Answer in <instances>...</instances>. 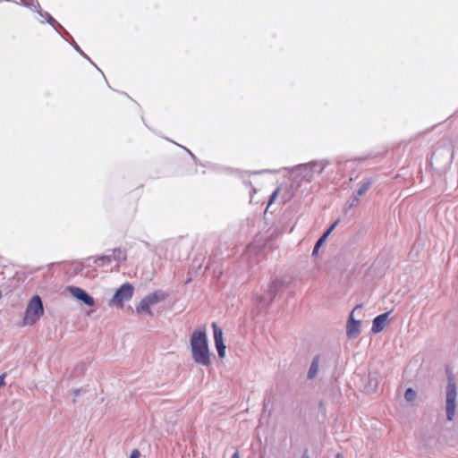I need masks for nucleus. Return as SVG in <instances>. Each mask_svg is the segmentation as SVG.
<instances>
[{
  "label": "nucleus",
  "instance_id": "f257e3e1",
  "mask_svg": "<svg viewBox=\"0 0 458 458\" xmlns=\"http://www.w3.org/2000/svg\"><path fill=\"white\" fill-rule=\"evenodd\" d=\"M190 345L191 358L194 362L203 367L209 366L211 363V353L205 327L193 331L190 339Z\"/></svg>",
  "mask_w": 458,
  "mask_h": 458
},
{
  "label": "nucleus",
  "instance_id": "f03ea898",
  "mask_svg": "<svg viewBox=\"0 0 458 458\" xmlns=\"http://www.w3.org/2000/svg\"><path fill=\"white\" fill-rule=\"evenodd\" d=\"M44 315V307L41 298L38 295H34L27 303L22 325L33 326L35 325Z\"/></svg>",
  "mask_w": 458,
  "mask_h": 458
},
{
  "label": "nucleus",
  "instance_id": "7ed1b4c3",
  "mask_svg": "<svg viewBox=\"0 0 458 458\" xmlns=\"http://www.w3.org/2000/svg\"><path fill=\"white\" fill-rule=\"evenodd\" d=\"M446 419L452 421L455 416L457 407V386L453 378H449L445 397Z\"/></svg>",
  "mask_w": 458,
  "mask_h": 458
},
{
  "label": "nucleus",
  "instance_id": "20e7f679",
  "mask_svg": "<svg viewBox=\"0 0 458 458\" xmlns=\"http://www.w3.org/2000/svg\"><path fill=\"white\" fill-rule=\"evenodd\" d=\"M167 293L162 290H157L146 295L136 307L138 313L152 315L151 308L156 304L165 301Z\"/></svg>",
  "mask_w": 458,
  "mask_h": 458
},
{
  "label": "nucleus",
  "instance_id": "39448f33",
  "mask_svg": "<svg viewBox=\"0 0 458 458\" xmlns=\"http://www.w3.org/2000/svg\"><path fill=\"white\" fill-rule=\"evenodd\" d=\"M134 293V287L125 283L122 284L114 293L110 300V305L116 308H123L124 303L131 301Z\"/></svg>",
  "mask_w": 458,
  "mask_h": 458
},
{
  "label": "nucleus",
  "instance_id": "423d86ee",
  "mask_svg": "<svg viewBox=\"0 0 458 458\" xmlns=\"http://www.w3.org/2000/svg\"><path fill=\"white\" fill-rule=\"evenodd\" d=\"M313 176V169L309 165H300L293 168L290 172V178L293 183L300 185L301 181L310 180Z\"/></svg>",
  "mask_w": 458,
  "mask_h": 458
},
{
  "label": "nucleus",
  "instance_id": "0eeeda50",
  "mask_svg": "<svg viewBox=\"0 0 458 458\" xmlns=\"http://www.w3.org/2000/svg\"><path fill=\"white\" fill-rule=\"evenodd\" d=\"M360 305H357L352 311L351 312L347 325H346V334L349 338L355 339L361 332V321L360 319H356L354 318L355 312L360 309Z\"/></svg>",
  "mask_w": 458,
  "mask_h": 458
},
{
  "label": "nucleus",
  "instance_id": "6e6552de",
  "mask_svg": "<svg viewBox=\"0 0 458 458\" xmlns=\"http://www.w3.org/2000/svg\"><path fill=\"white\" fill-rule=\"evenodd\" d=\"M213 331H214V342L218 353V356L223 359L226 355V346L224 343V334L223 330L217 327L216 323L212 324Z\"/></svg>",
  "mask_w": 458,
  "mask_h": 458
},
{
  "label": "nucleus",
  "instance_id": "1a4fd4ad",
  "mask_svg": "<svg viewBox=\"0 0 458 458\" xmlns=\"http://www.w3.org/2000/svg\"><path fill=\"white\" fill-rule=\"evenodd\" d=\"M68 290L73 298L83 302L85 305L89 307L95 305L94 299L85 290L77 286H70Z\"/></svg>",
  "mask_w": 458,
  "mask_h": 458
},
{
  "label": "nucleus",
  "instance_id": "9d476101",
  "mask_svg": "<svg viewBox=\"0 0 458 458\" xmlns=\"http://www.w3.org/2000/svg\"><path fill=\"white\" fill-rule=\"evenodd\" d=\"M388 323V313H383L376 317L372 321V333L377 334L382 332L387 327Z\"/></svg>",
  "mask_w": 458,
  "mask_h": 458
},
{
  "label": "nucleus",
  "instance_id": "9b49d317",
  "mask_svg": "<svg viewBox=\"0 0 458 458\" xmlns=\"http://www.w3.org/2000/svg\"><path fill=\"white\" fill-rule=\"evenodd\" d=\"M339 223V220L335 221L324 233L323 235L316 242L312 255H317L318 252L319 248L322 246V244L325 242V241L327 239V237L330 235V233L333 232V230L335 228L337 224Z\"/></svg>",
  "mask_w": 458,
  "mask_h": 458
},
{
  "label": "nucleus",
  "instance_id": "f8f14e48",
  "mask_svg": "<svg viewBox=\"0 0 458 458\" xmlns=\"http://www.w3.org/2000/svg\"><path fill=\"white\" fill-rule=\"evenodd\" d=\"M319 365H320V359L318 356H316L312 360L310 369H309V371H308V377L310 379L314 378L318 375V373L319 371Z\"/></svg>",
  "mask_w": 458,
  "mask_h": 458
},
{
  "label": "nucleus",
  "instance_id": "ddd939ff",
  "mask_svg": "<svg viewBox=\"0 0 458 458\" xmlns=\"http://www.w3.org/2000/svg\"><path fill=\"white\" fill-rule=\"evenodd\" d=\"M89 262L95 264L96 267H104L108 265L111 262L110 256H100V257H92L89 259Z\"/></svg>",
  "mask_w": 458,
  "mask_h": 458
},
{
  "label": "nucleus",
  "instance_id": "4468645a",
  "mask_svg": "<svg viewBox=\"0 0 458 458\" xmlns=\"http://www.w3.org/2000/svg\"><path fill=\"white\" fill-rule=\"evenodd\" d=\"M38 13V15L40 16L38 18V21L40 22H45L46 21L50 22V23H54L55 22V21L49 15L48 13L47 12H44L43 10H41V8L37 12Z\"/></svg>",
  "mask_w": 458,
  "mask_h": 458
},
{
  "label": "nucleus",
  "instance_id": "2eb2a0df",
  "mask_svg": "<svg viewBox=\"0 0 458 458\" xmlns=\"http://www.w3.org/2000/svg\"><path fill=\"white\" fill-rule=\"evenodd\" d=\"M109 256L111 257V261L113 259L114 260H117V261H121V260H123L125 259V253L122 250H113L112 255H109Z\"/></svg>",
  "mask_w": 458,
  "mask_h": 458
},
{
  "label": "nucleus",
  "instance_id": "dca6fc26",
  "mask_svg": "<svg viewBox=\"0 0 458 458\" xmlns=\"http://www.w3.org/2000/svg\"><path fill=\"white\" fill-rule=\"evenodd\" d=\"M416 396H417V393L412 388H408L404 393V399H405V401H407L409 403L414 402V400L416 399Z\"/></svg>",
  "mask_w": 458,
  "mask_h": 458
},
{
  "label": "nucleus",
  "instance_id": "f3484780",
  "mask_svg": "<svg viewBox=\"0 0 458 458\" xmlns=\"http://www.w3.org/2000/svg\"><path fill=\"white\" fill-rule=\"evenodd\" d=\"M23 4L33 12H38L40 9V5L38 0H29Z\"/></svg>",
  "mask_w": 458,
  "mask_h": 458
},
{
  "label": "nucleus",
  "instance_id": "a211bd4d",
  "mask_svg": "<svg viewBox=\"0 0 458 458\" xmlns=\"http://www.w3.org/2000/svg\"><path fill=\"white\" fill-rule=\"evenodd\" d=\"M370 185H371V182L370 181H367L366 182L362 183V185L358 190V194L360 196L363 195L369 190Z\"/></svg>",
  "mask_w": 458,
  "mask_h": 458
},
{
  "label": "nucleus",
  "instance_id": "6ab92c4d",
  "mask_svg": "<svg viewBox=\"0 0 458 458\" xmlns=\"http://www.w3.org/2000/svg\"><path fill=\"white\" fill-rule=\"evenodd\" d=\"M140 453L138 449H133L129 456V458H140Z\"/></svg>",
  "mask_w": 458,
  "mask_h": 458
},
{
  "label": "nucleus",
  "instance_id": "aec40b11",
  "mask_svg": "<svg viewBox=\"0 0 458 458\" xmlns=\"http://www.w3.org/2000/svg\"><path fill=\"white\" fill-rule=\"evenodd\" d=\"M280 188L278 187L271 195L269 205L273 203V201L276 199L278 193H279Z\"/></svg>",
  "mask_w": 458,
  "mask_h": 458
},
{
  "label": "nucleus",
  "instance_id": "412c9836",
  "mask_svg": "<svg viewBox=\"0 0 458 458\" xmlns=\"http://www.w3.org/2000/svg\"><path fill=\"white\" fill-rule=\"evenodd\" d=\"M4 385V376H0V387Z\"/></svg>",
  "mask_w": 458,
  "mask_h": 458
},
{
  "label": "nucleus",
  "instance_id": "4be33fe9",
  "mask_svg": "<svg viewBox=\"0 0 458 458\" xmlns=\"http://www.w3.org/2000/svg\"><path fill=\"white\" fill-rule=\"evenodd\" d=\"M231 458H241L239 452H238V451H236V452L232 455V457H231Z\"/></svg>",
  "mask_w": 458,
  "mask_h": 458
},
{
  "label": "nucleus",
  "instance_id": "5701e85b",
  "mask_svg": "<svg viewBox=\"0 0 458 458\" xmlns=\"http://www.w3.org/2000/svg\"><path fill=\"white\" fill-rule=\"evenodd\" d=\"M301 458H310V457L308 454H303Z\"/></svg>",
  "mask_w": 458,
  "mask_h": 458
},
{
  "label": "nucleus",
  "instance_id": "b1692460",
  "mask_svg": "<svg viewBox=\"0 0 458 458\" xmlns=\"http://www.w3.org/2000/svg\"><path fill=\"white\" fill-rule=\"evenodd\" d=\"M335 458H344V457H343V455H342V454H336V456H335Z\"/></svg>",
  "mask_w": 458,
  "mask_h": 458
},
{
  "label": "nucleus",
  "instance_id": "393cba45",
  "mask_svg": "<svg viewBox=\"0 0 458 458\" xmlns=\"http://www.w3.org/2000/svg\"><path fill=\"white\" fill-rule=\"evenodd\" d=\"M22 1H23V3L25 2V0H22Z\"/></svg>",
  "mask_w": 458,
  "mask_h": 458
}]
</instances>
